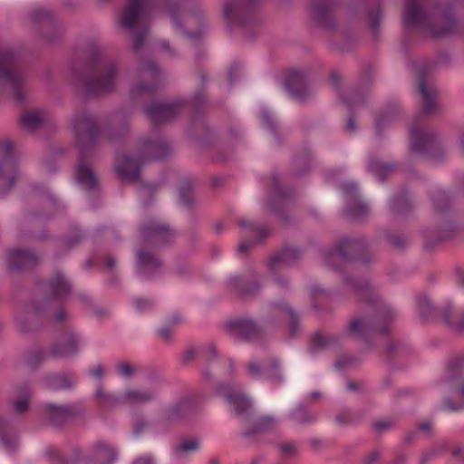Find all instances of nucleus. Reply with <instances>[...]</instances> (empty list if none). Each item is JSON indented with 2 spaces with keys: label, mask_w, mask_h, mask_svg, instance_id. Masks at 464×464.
<instances>
[{
  "label": "nucleus",
  "mask_w": 464,
  "mask_h": 464,
  "mask_svg": "<svg viewBox=\"0 0 464 464\" xmlns=\"http://www.w3.org/2000/svg\"><path fill=\"white\" fill-rule=\"evenodd\" d=\"M268 308L273 316L289 319V336L295 338L300 330V316L297 311L283 300L269 303Z\"/></svg>",
  "instance_id": "473e14b6"
},
{
  "label": "nucleus",
  "mask_w": 464,
  "mask_h": 464,
  "mask_svg": "<svg viewBox=\"0 0 464 464\" xmlns=\"http://www.w3.org/2000/svg\"><path fill=\"white\" fill-rule=\"evenodd\" d=\"M262 285L257 276L251 279L237 276L230 277L229 288L241 297H251L258 295Z\"/></svg>",
  "instance_id": "72a5a7b5"
},
{
  "label": "nucleus",
  "mask_w": 464,
  "mask_h": 464,
  "mask_svg": "<svg viewBox=\"0 0 464 464\" xmlns=\"http://www.w3.org/2000/svg\"><path fill=\"white\" fill-rule=\"evenodd\" d=\"M396 169L394 163H383L375 157H371L368 162V170L373 173L379 180L383 181Z\"/></svg>",
  "instance_id": "49530a36"
},
{
  "label": "nucleus",
  "mask_w": 464,
  "mask_h": 464,
  "mask_svg": "<svg viewBox=\"0 0 464 464\" xmlns=\"http://www.w3.org/2000/svg\"><path fill=\"white\" fill-rule=\"evenodd\" d=\"M26 73L20 66L16 53L8 46L0 45V93L10 91L15 102L26 101Z\"/></svg>",
  "instance_id": "0eeeda50"
},
{
  "label": "nucleus",
  "mask_w": 464,
  "mask_h": 464,
  "mask_svg": "<svg viewBox=\"0 0 464 464\" xmlns=\"http://www.w3.org/2000/svg\"><path fill=\"white\" fill-rule=\"evenodd\" d=\"M18 176V163L14 156L12 142H0V197L11 191Z\"/></svg>",
  "instance_id": "2eb2a0df"
},
{
  "label": "nucleus",
  "mask_w": 464,
  "mask_h": 464,
  "mask_svg": "<svg viewBox=\"0 0 464 464\" xmlns=\"http://www.w3.org/2000/svg\"><path fill=\"white\" fill-rule=\"evenodd\" d=\"M146 0H128L120 14V24L127 29H133L136 26Z\"/></svg>",
  "instance_id": "4c0bfd02"
},
{
  "label": "nucleus",
  "mask_w": 464,
  "mask_h": 464,
  "mask_svg": "<svg viewBox=\"0 0 464 464\" xmlns=\"http://www.w3.org/2000/svg\"><path fill=\"white\" fill-rule=\"evenodd\" d=\"M44 420L52 427L62 430L69 422L76 420L84 415V408L80 402L43 405Z\"/></svg>",
  "instance_id": "4468645a"
},
{
  "label": "nucleus",
  "mask_w": 464,
  "mask_h": 464,
  "mask_svg": "<svg viewBox=\"0 0 464 464\" xmlns=\"http://www.w3.org/2000/svg\"><path fill=\"white\" fill-rule=\"evenodd\" d=\"M341 189L343 192L346 198L345 213L349 217L362 220L369 215V207L358 200L357 198V187L355 184L351 182L343 183L341 186Z\"/></svg>",
  "instance_id": "c756f323"
},
{
  "label": "nucleus",
  "mask_w": 464,
  "mask_h": 464,
  "mask_svg": "<svg viewBox=\"0 0 464 464\" xmlns=\"http://www.w3.org/2000/svg\"><path fill=\"white\" fill-rule=\"evenodd\" d=\"M75 143L79 150L74 179L87 193H95L100 188V179L95 169L89 164L99 135L98 122L94 115L88 111L77 113L72 121Z\"/></svg>",
  "instance_id": "7ed1b4c3"
},
{
  "label": "nucleus",
  "mask_w": 464,
  "mask_h": 464,
  "mask_svg": "<svg viewBox=\"0 0 464 464\" xmlns=\"http://www.w3.org/2000/svg\"><path fill=\"white\" fill-rule=\"evenodd\" d=\"M385 239L392 248L399 251L404 250L410 244L409 237L401 233L388 232Z\"/></svg>",
  "instance_id": "052dcab7"
},
{
  "label": "nucleus",
  "mask_w": 464,
  "mask_h": 464,
  "mask_svg": "<svg viewBox=\"0 0 464 464\" xmlns=\"http://www.w3.org/2000/svg\"><path fill=\"white\" fill-rule=\"evenodd\" d=\"M79 336L73 332H65L49 348V356L55 359H67L79 352Z\"/></svg>",
  "instance_id": "c85d7f7f"
},
{
  "label": "nucleus",
  "mask_w": 464,
  "mask_h": 464,
  "mask_svg": "<svg viewBox=\"0 0 464 464\" xmlns=\"http://www.w3.org/2000/svg\"><path fill=\"white\" fill-rule=\"evenodd\" d=\"M93 451L97 453H103L106 459L105 464H114L117 459V450L111 447L109 443L103 440L96 441L92 446Z\"/></svg>",
  "instance_id": "bf43d9fd"
},
{
  "label": "nucleus",
  "mask_w": 464,
  "mask_h": 464,
  "mask_svg": "<svg viewBox=\"0 0 464 464\" xmlns=\"http://www.w3.org/2000/svg\"><path fill=\"white\" fill-rule=\"evenodd\" d=\"M301 256L302 251L300 249L285 247L270 257L268 268L273 272L279 266H292Z\"/></svg>",
  "instance_id": "58836bf2"
},
{
  "label": "nucleus",
  "mask_w": 464,
  "mask_h": 464,
  "mask_svg": "<svg viewBox=\"0 0 464 464\" xmlns=\"http://www.w3.org/2000/svg\"><path fill=\"white\" fill-rule=\"evenodd\" d=\"M151 381L156 386L145 389H127L124 392L125 405L146 404L157 401L159 399V388L157 386L164 384L165 381L160 375L151 377Z\"/></svg>",
  "instance_id": "bb28decb"
},
{
  "label": "nucleus",
  "mask_w": 464,
  "mask_h": 464,
  "mask_svg": "<svg viewBox=\"0 0 464 464\" xmlns=\"http://www.w3.org/2000/svg\"><path fill=\"white\" fill-rule=\"evenodd\" d=\"M262 120L264 125L270 130V132L274 135L276 142L278 145L283 144V140L279 135L278 130H277V124L273 116L270 114V112L264 109L262 111Z\"/></svg>",
  "instance_id": "e2e57ef3"
},
{
  "label": "nucleus",
  "mask_w": 464,
  "mask_h": 464,
  "mask_svg": "<svg viewBox=\"0 0 464 464\" xmlns=\"http://www.w3.org/2000/svg\"><path fill=\"white\" fill-rule=\"evenodd\" d=\"M133 305L140 313L151 311L155 306V301L151 298L136 296L132 299Z\"/></svg>",
  "instance_id": "69168bd1"
},
{
  "label": "nucleus",
  "mask_w": 464,
  "mask_h": 464,
  "mask_svg": "<svg viewBox=\"0 0 464 464\" xmlns=\"http://www.w3.org/2000/svg\"><path fill=\"white\" fill-rule=\"evenodd\" d=\"M411 349L402 342L392 341L385 349V356L387 361L394 358L406 356L411 353Z\"/></svg>",
  "instance_id": "4d7b16f0"
},
{
  "label": "nucleus",
  "mask_w": 464,
  "mask_h": 464,
  "mask_svg": "<svg viewBox=\"0 0 464 464\" xmlns=\"http://www.w3.org/2000/svg\"><path fill=\"white\" fill-rule=\"evenodd\" d=\"M49 356V351L45 352L42 349H33L24 354V362L31 370H37Z\"/></svg>",
  "instance_id": "5fc2aeb1"
},
{
  "label": "nucleus",
  "mask_w": 464,
  "mask_h": 464,
  "mask_svg": "<svg viewBox=\"0 0 464 464\" xmlns=\"http://www.w3.org/2000/svg\"><path fill=\"white\" fill-rule=\"evenodd\" d=\"M40 262V256L31 249L17 247L7 252V266L11 272H24L34 269Z\"/></svg>",
  "instance_id": "a878e982"
},
{
  "label": "nucleus",
  "mask_w": 464,
  "mask_h": 464,
  "mask_svg": "<svg viewBox=\"0 0 464 464\" xmlns=\"http://www.w3.org/2000/svg\"><path fill=\"white\" fill-rule=\"evenodd\" d=\"M416 306L421 319L430 322L441 320L443 306L437 307L427 294L421 293L416 296Z\"/></svg>",
  "instance_id": "e433bc0d"
},
{
  "label": "nucleus",
  "mask_w": 464,
  "mask_h": 464,
  "mask_svg": "<svg viewBox=\"0 0 464 464\" xmlns=\"http://www.w3.org/2000/svg\"><path fill=\"white\" fill-rule=\"evenodd\" d=\"M228 334L236 340L250 342L264 335L263 327L251 317H236L226 324Z\"/></svg>",
  "instance_id": "aec40b11"
},
{
  "label": "nucleus",
  "mask_w": 464,
  "mask_h": 464,
  "mask_svg": "<svg viewBox=\"0 0 464 464\" xmlns=\"http://www.w3.org/2000/svg\"><path fill=\"white\" fill-rule=\"evenodd\" d=\"M419 91L423 97L420 115L417 118L428 116L434 112L438 107V90L433 86H428L425 82V72L419 73Z\"/></svg>",
  "instance_id": "f704fd0d"
},
{
  "label": "nucleus",
  "mask_w": 464,
  "mask_h": 464,
  "mask_svg": "<svg viewBox=\"0 0 464 464\" xmlns=\"http://www.w3.org/2000/svg\"><path fill=\"white\" fill-rule=\"evenodd\" d=\"M364 13L366 14L367 24L372 30L373 37L378 39L382 17V7L379 4H374L372 6L365 8Z\"/></svg>",
  "instance_id": "a18cd8bd"
},
{
  "label": "nucleus",
  "mask_w": 464,
  "mask_h": 464,
  "mask_svg": "<svg viewBox=\"0 0 464 464\" xmlns=\"http://www.w3.org/2000/svg\"><path fill=\"white\" fill-rule=\"evenodd\" d=\"M343 284L350 286L356 295H360L365 303L378 306L373 316H353L346 330L345 334L352 338L368 343L373 334H385L389 332L386 322L394 317L392 309L380 302V296L376 288L366 279L355 280L350 276H343Z\"/></svg>",
  "instance_id": "f03ea898"
},
{
  "label": "nucleus",
  "mask_w": 464,
  "mask_h": 464,
  "mask_svg": "<svg viewBox=\"0 0 464 464\" xmlns=\"http://www.w3.org/2000/svg\"><path fill=\"white\" fill-rule=\"evenodd\" d=\"M119 62L104 54L97 45L91 48L83 63L71 68L72 83L87 97H102L114 92L119 79Z\"/></svg>",
  "instance_id": "f257e3e1"
},
{
  "label": "nucleus",
  "mask_w": 464,
  "mask_h": 464,
  "mask_svg": "<svg viewBox=\"0 0 464 464\" xmlns=\"http://www.w3.org/2000/svg\"><path fill=\"white\" fill-rule=\"evenodd\" d=\"M430 198L435 210L439 213H445L451 207V198L442 189H437L430 194Z\"/></svg>",
  "instance_id": "864d4df0"
},
{
  "label": "nucleus",
  "mask_w": 464,
  "mask_h": 464,
  "mask_svg": "<svg viewBox=\"0 0 464 464\" xmlns=\"http://www.w3.org/2000/svg\"><path fill=\"white\" fill-rule=\"evenodd\" d=\"M183 5V0H172L169 4L168 11L172 22L173 26L178 29L184 36L188 39L197 42L198 41L205 30L206 26H204L205 22V11L200 6H194L191 9V15L195 18L196 22L198 24L199 28L195 31H188L185 28V25L181 19V8Z\"/></svg>",
  "instance_id": "a211bd4d"
},
{
  "label": "nucleus",
  "mask_w": 464,
  "mask_h": 464,
  "mask_svg": "<svg viewBox=\"0 0 464 464\" xmlns=\"http://www.w3.org/2000/svg\"><path fill=\"white\" fill-rule=\"evenodd\" d=\"M208 102L207 87H198L192 95V103L196 111H200Z\"/></svg>",
  "instance_id": "0e129e2a"
},
{
  "label": "nucleus",
  "mask_w": 464,
  "mask_h": 464,
  "mask_svg": "<svg viewBox=\"0 0 464 464\" xmlns=\"http://www.w3.org/2000/svg\"><path fill=\"white\" fill-rule=\"evenodd\" d=\"M271 187L273 192L267 197L265 208L276 215L283 224L287 225L291 222V218L285 204L292 198L295 190L292 188H283L279 177L276 174L271 178Z\"/></svg>",
  "instance_id": "f3484780"
},
{
  "label": "nucleus",
  "mask_w": 464,
  "mask_h": 464,
  "mask_svg": "<svg viewBox=\"0 0 464 464\" xmlns=\"http://www.w3.org/2000/svg\"><path fill=\"white\" fill-rule=\"evenodd\" d=\"M246 370L253 379L266 378L276 385L284 382L282 362L276 357H269L264 360L261 364L256 361H251L246 365Z\"/></svg>",
  "instance_id": "4be33fe9"
},
{
  "label": "nucleus",
  "mask_w": 464,
  "mask_h": 464,
  "mask_svg": "<svg viewBox=\"0 0 464 464\" xmlns=\"http://www.w3.org/2000/svg\"><path fill=\"white\" fill-rule=\"evenodd\" d=\"M441 382L450 392L459 397V402L446 397L442 401V408L449 411L464 410V354L452 356L448 361Z\"/></svg>",
  "instance_id": "9b49d317"
},
{
  "label": "nucleus",
  "mask_w": 464,
  "mask_h": 464,
  "mask_svg": "<svg viewBox=\"0 0 464 464\" xmlns=\"http://www.w3.org/2000/svg\"><path fill=\"white\" fill-rule=\"evenodd\" d=\"M441 320L454 334L464 335V310H457L451 302L443 305Z\"/></svg>",
  "instance_id": "c9c22d12"
},
{
  "label": "nucleus",
  "mask_w": 464,
  "mask_h": 464,
  "mask_svg": "<svg viewBox=\"0 0 464 464\" xmlns=\"http://www.w3.org/2000/svg\"><path fill=\"white\" fill-rule=\"evenodd\" d=\"M341 41H332V45L342 52L351 50L357 44V37L348 28H343L340 30Z\"/></svg>",
  "instance_id": "603ef678"
},
{
  "label": "nucleus",
  "mask_w": 464,
  "mask_h": 464,
  "mask_svg": "<svg viewBox=\"0 0 464 464\" xmlns=\"http://www.w3.org/2000/svg\"><path fill=\"white\" fill-rule=\"evenodd\" d=\"M191 266L184 259L178 258L173 266V272L180 278H185L191 274Z\"/></svg>",
  "instance_id": "338daca9"
},
{
  "label": "nucleus",
  "mask_w": 464,
  "mask_h": 464,
  "mask_svg": "<svg viewBox=\"0 0 464 464\" xmlns=\"http://www.w3.org/2000/svg\"><path fill=\"white\" fill-rule=\"evenodd\" d=\"M46 119V111L42 109L25 111L20 117V124L28 131L40 129Z\"/></svg>",
  "instance_id": "a19ab883"
},
{
  "label": "nucleus",
  "mask_w": 464,
  "mask_h": 464,
  "mask_svg": "<svg viewBox=\"0 0 464 464\" xmlns=\"http://www.w3.org/2000/svg\"><path fill=\"white\" fill-rule=\"evenodd\" d=\"M411 202L404 190L393 197L390 204V209L395 216L405 215L411 211Z\"/></svg>",
  "instance_id": "09e8293b"
},
{
  "label": "nucleus",
  "mask_w": 464,
  "mask_h": 464,
  "mask_svg": "<svg viewBox=\"0 0 464 464\" xmlns=\"http://www.w3.org/2000/svg\"><path fill=\"white\" fill-rule=\"evenodd\" d=\"M197 410L196 401L189 396L181 397L170 403L164 411V418L169 422L181 421Z\"/></svg>",
  "instance_id": "7c9ffc66"
},
{
  "label": "nucleus",
  "mask_w": 464,
  "mask_h": 464,
  "mask_svg": "<svg viewBox=\"0 0 464 464\" xmlns=\"http://www.w3.org/2000/svg\"><path fill=\"white\" fill-rule=\"evenodd\" d=\"M216 392L219 396L227 399V402L234 406L237 415L249 421V411L251 410V401L234 383L220 382L216 387Z\"/></svg>",
  "instance_id": "b1692460"
},
{
  "label": "nucleus",
  "mask_w": 464,
  "mask_h": 464,
  "mask_svg": "<svg viewBox=\"0 0 464 464\" xmlns=\"http://www.w3.org/2000/svg\"><path fill=\"white\" fill-rule=\"evenodd\" d=\"M43 382L45 388L52 391L71 390L75 383L74 380L71 379L66 373L46 374Z\"/></svg>",
  "instance_id": "79ce46f5"
},
{
  "label": "nucleus",
  "mask_w": 464,
  "mask_h": 464,
  "mask_svg": "<svg viewBox=\"0 0 464 464\" xmlns=\"http://www.w3.org/2000/svg\"><path fill=\"white\" fill-rule=\"evenodd\" d=\"M325 264L336 270L341 269L335 265L337 258L344 262H361L370 265L376 261L375 255L369 249L363 237H343L336 240L324 254Z\"/></svg>",
  "instance_id": "6e6552de"
},
{
  "label": "nucleus",
  "mask_w": 464,
  "mask_h": 464,
  "mask_svg": "<svg viewBox=\"0 0 464 464\" xmlns=\"http://www.w3.org/2000/svg\"><path fill=\"white\" fill-rule=\"evenodd\" d=\"M195 183L191 179H184L178 190L179 203L189 212H193L198 207V201L194 196Z\"/></svg>",
  "instance_id": "ea45409f"
},
{
  "label": "nucleus",
  "mask_w": 464,
  "mask_h": 464,
  "mask_svg": "<svg viewBox=\"0 0 464 464\" xmlns=\"http://www.w3.org/2000/svg\"><path fill=\"white\" fill-rule=\"evenodd\" d=\"M410 139L411 151L423 153L432 160L444 158L445 153L436 133L422 131L417 126H412L410 130Z\"/></svg>",
  "instance_id": "dca6fc26"
},
{
  "label": "nucleus",
  "mask_w": 464,
  "mask_h": 464,
  "mask_svg": "<svg viewBox=\"0 0 464 464\" xmlns=\"http://www.w3.org/2000/svg\"><path fill=\"white\" fill-rule=\"evenodd\" d=\"M284 85L289 96L299 102H304L312 96L306 77L301 71L290 72L285 77Z\"/></svg>",
  "instance_id": "cd10ccee"
},
{
  "label": "nucleus",
  "mask_w": 464,
  "mask_h": 464,
  "mask_svg": "<svg viewBox=\"0 0 464 464\" xmlns=\"http://www.w3.org/2000/svg\"><path fill=\"white\" fill-rule=\"evenodd\" d=\"M363 418L364 411L362 410L343 409L335 415V421L340 426H350L358 424Z\"/></svg>",
  "instance_id": "de8ad7c7"
},
{
  "label": "nucleus",
  "mask_w": 464,
  "mask_h": 464,
  "mask_svg": "<svg viewBox=\"0 0 464 464\" xmlns=\"http://www.w3.org/2000/svg\"><path fill=\"white\" fill-rule=\"evenodd\" d=\"M400 111L398 104H392L380 115L375 121L376 133L379 137L382 136V130L400 114Z\"/></svg>",
  "instance_id": "8fccbe9b"
},
{
  "label": "nucleus",
  "mask_w": 464,
  "mask_h": 464,
  "mask_svg": "<svg viewBox=\"0 0 464 464\" xmlns=\"http://www.w3.org/2000/svg\"><path fill=\"white\" fill-rule=\"evenodd\" d=\"M275 421V418L270 415L257 417L253 422L246 421L249 423V428L243 431L242 435L250 438L256 434L266 432L273 427Z\"/></svg>",
  "instance_id": "c03bdc74"
},
{
  "label": "nucleus",
  "mask_w": 464,
  "mask_h": 464,
  "mask_svg": "<svg viewBox=\"0 0 464 464\" xmlns=\"http://www.w3.org/2000/svg\"><path fill=\"white\" fill-rule=\"evenodd\" d=\"M141 150L136 155H121L118 157L116 171L126 180L135 181L140 174L143 164L166 159L171 153L169 143L163 138L141 140Z\"/></svg>",
  "instance_id": "39448f33"
},
{
  "label": "nucleus",
  "mask_w": 464,
  "mask_h": 464,
  "mask_svg": "<svg viewBox=\"0 0 464 464\" xmlns=\"http://www.w3.org/2000/svg\"><path fill=\"white\" fill-rule=\"evenodd\" d=\"M139 231L147 245L161 247L174 242L177 233L167 223L148 220L140 225Z\"/></svg>",
  "instance_id": "6ab92c4d"
},
{
  "label": "nucleus",
  "mask_w": 464,
  "mask_h": 464,
  "mask_svg": "<svg viewBox=\"0 0 464 464\" xmlns=\"http://www.w3.org/2000/svg\"><path fill=\"white\" fill-rule=\"evenodd\" d=\"M337 5V0H312L310 5L312 18L324 30L334 31L336 22L334 12Z\"/></svg>",
  "instance_id": "393cba45"
},
{
  "label": "nucleus",
  "mask_w": 464,
  "mask_h": 464,
  "mask_svg": "<svg viewBox=\"0 0 464 464\" xmlns=\"http://www.w3.org/2000/svg\"><path fill=\"white\" fill-rule=\"evenodd\" d=\"M150 427L151 422L150 420H146L141 416H139L134 420L132 426V434L135 437H140Z\"/></svg>",
  "instance_id": "774afa93"
},
{
  "label": "nucleus",
  "mask_w": 464,
  "mask_h": 464,
  "mask_svg": "<svg viewBox=\"0 0 464 464\" xmlns=\"http://www.w3.org/2000/svg\"><path fill=\"white\" fill-rule=\"evenodd\" d=\"M185 103L183 100H174L170 102H155L144 106L143 111L154 126H159L174 120Z\"/></svg>",
  "instance_id": "5701e85b"
},
{
  "label": "nucleus",
  "mask_w": 464,
  "mask_h": 464,
  "mask_svg": "<svg viewBox=\"0 0 464 464\" xmlns=\"http://www.w3.org/2000/svg\"><path fill=\"white\" fill-rule=\"evenodd\" d=\"M259 0H227L223 15L230 27L244 30V37L252 40L257 35L260 19L257 15Z\"/></svg>",
  "instance_id": "1a4fd4ad"
},
{
  "label": "nucleus",
  "mask_w": 464,
  "mask_h": 464,
  "mask_svg": "<svg viewBox=\"0 0 464 464\" xmlns=\"http://www.w3.org/2000/svg\"><path fill=\"white\" fill-rule=\"evenodd\" d=\"M421 0H406L402 16L407 30L422 27L435 38L450 35L457 28L459 21L450 3L436 4L431 9H423Z\"/></svg>",
  "instance_id": "20e7f679"
},
{
  "label": "nucleus",
  "mask_w": 464,
  "mask_h": 464,
  "mask_svg": "<svg viewBox=\"0 0 464 464\" xmlns=\"http://www.w3.org/2000/svg\"><path fill=\"white\" fill-rule=\"evenodd\" d=\"M30 18L38 27L39 38L47 44L60 42L65 34L63 23L48 9L38 7L30 12Z\"/></svg>",
  "instance_id": "f8f14e48"
},
{
  "label": "nucleus",
  "mask_w": 464,
  "mask_h": 464,
  "mask_svg": "<svg viewBox=\"0 0 464 464\" xmlns=\"http://www.w3.org/2000/svg\"><path fill=\"white\" fill-rule=\"evenodd\" d=\"M135 73L139 82L130 89L133 97L143 93L153 94L162 83V73L151 59L139 60Z\"/></svg>",
  "instance_id": "ddd939ff"
},
{
  "label": "nucleus",
  "mask_w": 464,
  "mask_h": 464,
  "mask_svg": "<svg viewBox=\"0 0 464 464\" xmlns=\"http://www.w3.org/2000/svg\"><path fill=\"white\" fill-rule=\"evenodd\" d=\"M312 162V154L304 150L300 154L295 156L293 163L295 166V176L301 177L304 173H306L311 167Z\"/></svg>",
  "instance_id": "6e6d98bb"
},
{
  "label": "nucleus",
  "mask_w": 464,
  "mask_h": 464,
  "mask_svg": "<svg viewBox=\"0 0 464 464\" xmlns=\"http://www.w3.org/2000/svg\"><path fill=\"white\" fill-rule=\"evenodd\" d=\"M165 264L155 253L145 248H139L135 253L136 274L144 280H151L160 276Z\"/></svg>",
  "instance_id": "412c9836"
},
{
  "label": "nucleus",
  "mask_w": 464,
  "mask_h": 464,
  "mask_svg": "<svg viewBox=\"0 0 464 464\" xmlns=\"http://www.w3.org/2000/svg\"><path fill=\"white\" fill-rule=\"evenodd\" d=\"M200 448V440L198 438H192L190 440H181L180 443L177 445L173 451L176 455L184 452L197 451Z\"/></svg>",
  "instance_id": "680f3d73"
},
{
  "label": "nucleus",
  "mask_w": 464,
  "mask_h": 464,
  "mask_svg": "<svg viewBox=\"0 0 464 464\" xmlns=\"http://www.w3.org/2000/svg\"><path fill=\"white\" fill-rule=\"evenodd\" d=\"M96 396L100 399V404L103 408L111 409L125 405L124 392L122 394L107 393L100 387L97 389Z\"/></svg>",
  "instance_id": "3c124183"
},
{
  "label": "nucleus",
  "mask_w": 464,
  "mask_h": 464,
  "mask_svg": "<svg viewBox=\"0 0 464 464\" xmlns=\"http://www.w3.org/2000/svg\"><path fill=\"white\" fill-rule=\"evenodd\" d=\"M458 226L452 220L445 221L444 225L439 228H426L422 231L424 239V247L432 250L439 244L450 239L458 232Z\"/></svg>",
  "instance_id": "2f4dec72"
},
{
  "label": "nucleus",
  "mask_w": 464,
  "mask_h": 464,
  "mask_svg": "<svg viewBox=\"0 0 464 464\" xmlns=\"http://www.w3.org/2000/svg\"><path fill=\"white\" fill-rule=\"evenodd\" d=\"M41 285L44 290L49 292V295L41 300H34L26 308L37 317L53 316L56 323H63L66 319V313L63 308L62 302L70 295L71 284L62 272H56L53 278Z\"/></svg>",
  "instance_id": "423d86ee"
},
{
  "label": "nucleus",
  "mask_w": 464,
  "mask_h": 464,
  "mask_svg": "<svg viewBox=\"0 0 464 464\" xmlns=\"http://www.w3.org/2000/svg\"><path fill=\"white\" fill-rule=\"evenodd\" d=\"M340 339L341 338L339 336H323L320 333H315L310 343V350L313 353H315L319 349L328 348L338 343Z\"/></svg>",
  "instance_id": "13d9d810"
},
{
  "label": "nucleus",
  "mask_w": 464,
  "mask_h": 464,
  "mask_svg": "<svg viewBox=\"0 0 464 464\" xmlns=\"http://www.w3.org/2000/svg\"><path fill=\"white\" fill-rule=\"evenodd\" d=\"M372 81L373 68L371 64H364L360 71L358 83L351 87L346 93L341 96L343 103L350 112L345 125L346 132L353 133L356 131L357 127L353 112L356 108L361 107L365 103L370 93Z\"/></svg>",
  "instance_id": "9d476101"
},
{
  "label": "nucleus",
  "mask_w": 464,
  "mask_h": 464,
  "mask_svg": "<svg viewBox=\"0 0 464 464\" xmlns=\"http://www.w3.org/2000/svg\"><path fill=\"white\" fill-rule=\"evenodd\" d=\"M289 419L300 425H310L317 421V414L304 404H297L289 413Z\"/></svg>",
  "instance_id": "37998d69"
}]
</instances>
